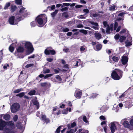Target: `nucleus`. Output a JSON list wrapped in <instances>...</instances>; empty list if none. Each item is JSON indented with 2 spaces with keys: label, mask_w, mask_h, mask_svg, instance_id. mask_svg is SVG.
<instances>
[{
  "label": "nucleus",
  "mask_w": 133,
  "mask_h": 133,
  "mask_svg": "<svg viewBox=\"0 0 133 133\" xmlns=\"http://www.w3.org/2000/svg\"><path fill=\"white\" fill-rule=\"evenodd\" d=\"M120 35L119 34H116L114 36V38L116 41H117L119 39Z\"/></svg>",
  "instance_id": "obj_33"
},
{
  "label": "nucleus",
  "mask_w": 133,
  "mask_h": 133,
  "mask_svg": "<svg viewBox=\"0 0 133 133\" xmlns=\"http://www.w3.org/2000/svg\"><path fill=\"white\" fill-rule=\"evenodd\" d=\"M84 12H86L87 13H88L89 11V10L87 9H85L83 10Z\"/></svg>",
  "instance_id": "obj_62"
},
{
  "label": "nucleus",
  "mask_w": 133,
  "mask_h": 133,
  "mask_svg": "<svg viewBox=\"0 0 133 133\" xmlns=\"http://www.w3.org/2000/svg\"><path fill=\"white\" fill-rule=\"evenodd\" d=\"M9 66V65L7 64L3 66V68L4 69H6L7 68V67H8Z\"/></svg>",
  "instance_id": "obj_64"
},
{
  "label": "nucleus",
  "mask_w": 133,
  "mask_h": 133,
  "mask_svg": "<svg viewBox=\"0 0 133 133\" xmlns=\"http://www.w3.org/2000/svg\"><path fill=\"white\" fill-rule=\"evenodd\" d=\"M10 118V116L9 114H5L3 116V118L5 120H9Z\"/></svg>",
  "instance_id": "obj_17"
},
{
  "label": "nucleus",
  "mask_w": 133,
  "mask_h": 133,
  "mask_svg": "<svg viewBox=\"0 0 133 133\" xmlns=\"http://www.w3.org/2000/svg\"><path fill=\"white\" fill-rule=\"evenodd\" d=\"M42 119L43 120H44L45 121H46V117L44 115H43L42 116Z\"/></svg>",
  "instance_id": "obj_63"
},
{
  "label": "nucleus",
  "mask_w": 133,
  "mask_h": 133,
  "mask_svg": "<svg viewBox=\"0 0 133 133\" xmlns=\"http://www.w3.org/2000/svg\"><path fill=\"white\" fill-rule=\"evenodd\" d=\"M116 124L120 125L118 122H112L110 124V128L111 133H114L115 131L117 130V127L115 125Z\"/></svg>",
  "instance_id": "obj_7"
},
{
  "label": "nucleus",
  "mask_w": 133,
  "mask_h": 133,
  "mask_svg": "<svg viewBox=\"0 0 133 133\" xmlns=\"http://www.w3.org/2000/svg\"><path fill=\"white\" fill-rule=\"evenodd\" d=\"M58 10H56L55 11L51 13L52 17H54L58 13Z\"/></svg>",
  "instance_id": "obj_27"
},
{
  "label": "nucleus",
  "mask_w": 133,
  "mask_h": 133,
  "mask_svg": "<svg viewBox=\"0 0 133 133\" xmlns=\"http://www.w3.org/2000/svg\"><path fill=\"white\" fill-rule=\"evenodd\" d=\"M99 16H100V15L99 14H96V13L93 14L92 15V17H95Z\"/></svg>",
  "instance_id": "obj_56"
},
{
  "label": "nucleus",
  "mask_w": 133,
  "mask_h": 133,
  "mask_svg": "<svg viewBox=\"0 0 133 133\" xmlns=\"http://www.w3.org/2000/svg\"><path fill=\"white\" fill-rule=\"evenodd\" d=\"M128 59H122L121 62L122 64L123 65L126 64L128 61Z\"/></svg>",
  "instance_id": "obj_25"
},
{
  "label": "nucleus",
  "mask_w": 133,
  "mask_h": 133,
  "mask_svg": "<svg viewBox=\"0 0 133 133\" xmlns=\"http://www.w3.org/2000/svg\"><path fill=\"white\" fill-rule=\"evenodd\" d=\"M129 122L131 126L133 128V119H131L129 121Z\"/></svg>",
  "instance_id": "obj_51"
},
{
  "label": "nucleus",
  "mask_w": 133,
  "mask_h": 133,
  "mask_svg": "<svg viewBox=\"0 0 133 133\" xmlns=\"http://www.w3.org/2000/svg\"><path fill=\"white\" fill-rule=\"evenodd\" d=\"M23 89L22 88H21L19 89H17L14 91V93H18L22 91Z\"/></svg>",
  "instance_id": "obj_29"
},
{
  "label": "nucleus",
  "mask_w": 133,
  "mask_h": 133,
  "mask_svg": "<svg viewBox=\"0 0 133 133\" xmlns=\"http://www.w3.org/2000/svg\"><path fill=\"white\" fill-rule=\"evenodd\" d=\"M17 8V7L16 5H12L11 6V11L13 12L14 11L16 10Z\"/></svg>",
  "instance_id": "obj_35"
},
{
  "label": "nucleus",
  "mask_w": 133,
  "mask_h": 133,
  "mask_svg": "<svg viewBox=\"0 0 133 133\" xmlns=\"http://www.w3.org/2000/svg\"><path fill=\"white\" fill-rule=\"evenodd\" d=\"M111 53V51L110 50H108V53L109 55V58H118L117 57L114 56H112V55H110Z\"/></svg>",
  "instance_id": "obj_20"
},
{
  "label": "nucleus",
  "mask_w": 133,
  "mask_h": 133,
  "mask_svg": "<svg viewBox=\"0 0 133 133\" xmlns=\"http://www.w3.org/2000/svg\"><path fill=\"white\" fill-rule=\"evenodd\" d=\"M103 23L104 26L105 27L107 26L108 25V23L107 22V21H104L103 22Z\"/></svg>",
  "instance_id": "obj_57"
},
{
  "label": "nucleus",
  "mask_w": 133,
  "mask_h": 133,
  "mask_svg": "<svg viewBox=\"0 0 133 133\" xmlns=\"http://www.w3.org/2000/svg\"><path fill=\"white\" fill-rule=\"evenodd\" d=\"M89 22L91 24L94 25L95 26H98V24L97 23H95L94 22L91 21H89Z\"/></svg>",
  "instance_id": "obj_36"
},
{
  "label": "nucleus",
  "mask_w": 133,
  "mask_h": 133,
  "mask_svg": "<svg viewBox=\"0 0 133 133\" xmlns=\"http://www.w3.org/2000/svg\"><path fill=\"white\" fill-rule=\"evenodd\" d=\"M61 112V111L60 110H59L58 111V112L57 113L56 112H52V114H54L55 115H58L60 114Z\"/></svg>",
  "instance_id": "obj_46"
},
{
  "label": "nucleus",
  "mask_w": 133,
  "mask_h": 133,
  "mask_svg": "<svg viewBox=\"0 0 133 133\" xmlns=\"http://www.w3.org/2000/svg\"><path fill=\"white\" fill-rule=\"evenodd\" d=\"M126 32V30L125 29H122V30H121L120 32V34H121L122 33H124Z\"/></svg>",
  "instance_id": "obj_60"
},
{
  "label": "nucleus",
  "mask_w": 133,
  "mask_h": 133,
  "mask_svg": "<svg viewBox=\"0 0 133 133\" xmlns=\"http://www.w3.org/2000/svg\"><path fill=\"white\" fill-rule=\"evenodd\" d=\"M110 27L108 26L107 28L106 31V32L107 34H110Z\"/></svg>",
  "instance_id": "obj_38"
},
{
  "label": "nucleus",
  "mask_w": 133,
  "mask_h": 133,
  "mask_svg": "<svg viewBox=\"0 0 133 133\" xmlns=\"http://www.w3.org/2000/svg\"><path fill=\"white\" fill-rule=\"evenodd\" d=\"M15 17L14 16H11L10 17L8 21L9 23L11 25L17 24L18 23L15 22Z\"/></svg>",
  "instance_id": "obj_9"
},
{
  "label": "nucleus",
  "mask_w": 133,
  "mask_h": 133,
  "mask_svg": "<svg viewBox=\"0 0 133 133\" xmlns=\"http://www.w3.org/2000/svg\"><path fill=\"white\" fill-rule=\"evenodd\" d=\"M115 6L113 5L110 7V10L111 11H112L115 10Z\"/></svg>",
  "instance_id": "obj_43"
},
{
  "label": "nucleus",
  "mask_w": 133,
  "mask_h": 133,
  "mask_svg": "<svg viewBox=\"0 0 133 133\" xmlns=\"http://www.w3.org/2000/svg\"><path fill=\"white\" fill-rule=\"evenodd\" d=\"M80 49V51H81L82 52L84 51L85 49L84 48V46H81Z\"/></svg>",
  "instance_id": "obj_58"
},
{
  "label": "nucleus",
  "mask_w": 133,
  "mask_h": 133,
  "mask_svg": "<svg viewBox=\"0 0 133 133\" xmlns=\"http://www.w3.org/2000/svg\"><path fill=\"white\" fill-rule=\"evenodd\" d=\"M128 54H125L121 57V58H128Z\"/></svg>",
  "instance_id": "obj_42"
},
{
  "label": "nucleus",
  "mask_w": 133,
  "mask_h": 133,
  "mask_svg": "<svg viewBox=\"0 0 133 133\" xmlns=\"http://www.w3.org/2000/svg\"><path fill=\"white\" fill-rule=\"evenodd\" d=\"M128 40L127 39L126 40L125 43V46H131L132 45V44L131 42H128Z\"/></svg>",
  "instance_id": "obj_26"
},
{
  "label": "nucleus",
  "mask_w": 133,
  "mask_h": 133,
  "mask_svg": "<svg viewBox=\"0 0 133 133\" xmlns=\"http://www.w3.org/2000/svg\"><path fill=\"white\" fill-rule=\"evenodd\" d=\"M118 25V23L117 22H115L114 24V30H115L116 29Z\"/></svg>",
  "instance_id": "obj_53"
},
{
  "label": "nucleus",
  "mask_w": 133,
  "mask_h": 133,
  "mask_svg": "<svg viewBox=\"0 0 133 133\" xmlns=\"http://www.w3.org/2000/svg\"><path fill=\"white\" fill-rule=\"evenodd\" d=\"M79 31L80 32L82 33L85 35H86L88 34L87 31L86 30L81 29L79 30Z\"/></svg>",
  "instance_id": "obj_30"
},
{
  "label": "nucleus",
  "mask_w": 133,
  "mask_h": 133,
  "mask_svg": "<svg viewBox=\"0 0 133 133\" xmlns=\"http://www.w3.org/2000/svg\"><path fill=\"white\" fill-rule=\"evenodd\" d=\"M62 16L63 17H65L66 19H67L69 17V15L68 12H65L62 13Z\"/></svg>",
  "instance_id": "obj_22"
},
{
  "label": "nucleus",
  "mask_w": 133,
  "mask_h": 133,
  "mask_svg": "<svg viewBox=\"0 0 133 133\" xmlns=\"http://www.w3.org/2000/svg\"><path fill=\"white\" fill-rule=\"evenodd\" d=\"M22 16H18L16 17L15 20V22L18 23V22L20 21H21V19L22 18Z\"/></svg>",
  "instance_id": "obj_21"
},
{
  "label": "nucleus",
  "mask_w": 133,
  "mask_h": 133,
  "mask_svg": "<svg viewBox=\"0 0 133 133\" xmlns=\"http://www.w3.org/2000/svg\"><path fill=\"white\" fill-rule=\"evenodd\" d=\"M123 72L119 69H115L112 71L111 74L112 78L115 80H119L122 77L123 75Z\"/></svg>",
  "instance_id": "obj_2"
},
{
  "label": "nucleus",
  "mask_w": 133,
  "mask_h": 133,
  "mask_svg": "<svg viewBox=\"0 0 133 133\" xmlns=\"http://www.w3.org/2000/svg\"><path fill=\"white\" fill-rule=\"evenodd\" d=\"M25 93L24 92H21L16 95V96H19L20 97H22L24 95Z\"/></svg>",
  "instance_id": "obj_32"
},
{
  "label": "nucleus",
  "mask_w": 133,
  "mask_h": 133,
  "mask_svg": "<svg viewBox=\"0 0 133 133\" xmlns=\"http://www.w3.org/2000/svg\"><path fill=\"white\" fill-rule=\"evenodd\" d=\"M94 35L96 38L97 40L100 39L102 37V35L99 33H95Z\"/></svg>",
  "instance_id": "obj_16"
},
{
  "label": "nucleus",
  "mask_w": 133,
  "mask_h": 133,
  "mask_svg": "<svg viewBox=\"0 0 133 133\" xmlns=\"http://www.w3.org/2000/svg\"><path fill=\"white\" fill-rule=\"evenodd\" d=\"M68 108H67L66 110H64L62 111V113L63 114H66L68 112Z\"/></svg>",
  "instance_id": "obj_41"
},
{
  "label": "nucleus",
  "mask_w": 133,
  "mask_h": 133,
  "mask_svg": "<svg viewBox=\"0 0 133 133\" xmlns=\"http://www.w3.org/2000/svg\"><path fill=\"white\" fill-rule=\"evenodd\" d=\"M97 95L96 94H93L90 96V98H96L97 96Z\"/></svg>",
  "instance_id": "obj_40"
},
{
  "label": "nucleus",
  "mask_w": 133,
  "mask_h": 133,
  "mask_svg": "<svg viewBox=\"0 0 133 133\" xmlns=\"http://www.w3.org/2000/svg\"><path fill=\"white\" fill-rule=\"evenodd\" d=\"M18 117L17 115H15L13 118V119L14 121H16L18 119Z\"/></svg>",
  "instance_id": "obj_54"
},
{
  "label": "nucleus",
  "mask_w": 133,
  "mask_h": 133,
  "mask_svg": "<svg viewBox=\"0 0 133 133\" xmlns=\"http://www.w3.org/2000/svg\"><path fill=\"white\" fill-rule=\"evenodd\" d=\"M10 3L9 2L6 3L4 8V9L5 10L7 9L10 6Z\"/></svg>",
  "instance_id": "obj_31"
},
{
  "label": "nucleus",
  "mask_w": 133,
  "mask_h": 133,
  "mask_svg": "<svg viewBox=\"0 0 133 133\" xmlns=\"http://www.w3.org/2000/svg\"><path fill=\"white\" fill-rule=\"evenodd\" d=\"M69 30V29L67 28H63L62 29V31L63 32H66L68 31Z\"/></svg>",
  "instance_id": "obj_45"
},
{
  "label": "nucleus",
  "mask_w": 133,
  "mask_h": 133,
  "mask_svg": "<svg viewBox=\"0 0 133 133\" xmlns=\"http://www.w3.org/2000/svg\"><path fill=\"white\" fill-rule=\"evenodd\" d=\"M55 78L57 79V82L60 83V82L62 80V79L61 77L59 75H56L55 77Z\"/></svg>",
  "instance_id": "obj_24"
},
{
  "label": "nucleus",
  "mask_w": 133,
  "mask_h": 133,
  "mask_svg": "<svg viewBox=\"0 0 133 133\" xmlns=\"http://www.w3.org/2000/svg\"><path fill=\"white\" fill-rule=\"evenodd\" d=\"M126 39V37L123 36H120L119 41V42L121 43H122L125 41Z\"/></svg>",
  "instance_id": "obj_18"
},
{
  "label": "nucleus",
  "mask_w": 133,
  "mask_h": 133,
  "mask_svg": "<svg viewBox=\"0 0 133 133\" xmlns=\"http://www.w3.org/2000/svg\"><path fill=\"white\" fill-rule=\"evenodd\" d=\"M16 3L17 4H21L22 3L21 0H16Z\"/></svg>",
  "instance_id": "obj_49"
},
{
  "label": "nucleus",
  "mask_w": 133,
  "mask_h": 133,
  "mask_svg": "<svg viewBox=\"0 0 133 133\" xmlns=\"http://www.w3.org/2000/svg\"><path fill=\"white\" fill-rule=\"evenodd\" d=\"M44 53L46 55H54L56 54L55 50L52 49L51 47H47L44 51Z\"/></svg>",
  "instance_id": "obj_4"
},
{
  "label": "nucleus",
  "mask_w": 133,
  "mask_h": 133,
  "mask_svg": "<svg viewBox=\"0 0 133 133\" xmlns=\"http://www.w3.org/2000/svg\"><path fill=\"white\" fill-rule=\"evenodd\" d=\"M45 15V14H43L38 16L35 19V21H36V22L39 25H41L43 23V20L41 17L42 15Z\"/></svg>",
  "instance_id": "obj_8"
},
{
  "label": "nucleus",
  "mask_w": 133,
  "mask_h": 133,
  "mask_svg": "<svg viewBox=\"0 0 133 133\" xmlns=\"http://www.w3.org/2000/svg\"><path fill=\"white\" fill-rule=\"evenodd\" d=\"M25 8L24 7H22L21 8L18 12H17V14L19 16H24V15L25 14V12L26 11H25Z\"/></svg>",
  "instance_id": "obj_10"
},
{
  "label": "nucleus",
  "mask_w": 133,
  "mask_h": 133,
  "mask_svg": "<svg viewBox=\"0 0 133 133\" xmlns=\"http://www.w3.org/2000/svg\"><path fill=\"white\" fill-rule=\"evenodd\" d=\"M36 21H33L30 23V25L31 27H34L36 25Z\"/></svg>",
  "instance_id": "obj_28"
},
{
  "label": "nucleus",
  "mask_w": 133,
  "mask_h": 133,
  "mask_svg": "<svg viewBox=\"0 0 133 133\" xmlns=\"http://www.w3.org/2000/svg\"><path fill=\"white\" fill-rule=\"evenodd\" d=\"M15 127L13 121H9L6 123L4 121L0 120V130H3L5 133H15L12 131Z\"/></svg>",
  "instance_id": "obj_1"
},
{
  "label": "nucleus",
  "mask_w": 133,
  "mask_h": 133,
  "mask_svg": "<svg viewBox=\"0 0 133 133\" xmlns=\"http://www.w3.org/2000/svg\"><path fill=\"white\" fill-rule=\"evenodd\" d=\"M24 46L27 49L26 51V55H29L32 53L34 50V48L31 43L29 42H26Z\"/></svg>",
  "instance_id": "obj_3"
},
{
  "label": "nucleus",
  "mask_w": 133,
  "mask_h": 133,
  "mask_svg": "<svg viewBox=\"0 0 133 133\" xmlns=\"http://www.w3.org/2000/svg\"><path fill=\"white\" fill-rule=\"evenodd\" d=\"M68 8L67 7H65L64 8H62L61 9V11L62 12H63L65 11H67L68 10Z\"/></svg>",
  "instance_id": "obj_44"
},
{
  "label": "nucleus",
  "mask_w": 133,
  "mask_h": 133,
  "mask_svg": "<svg viewBox=\"0 0 133 133\" xmlns=\"http://www.w3.org/2000/svg\"><path fill=\"white\" fill-rule=\"evenodd\" d=\"M102 47V45L101 44H97L94 47V49L95 50L98 51L101 50Z\"/></svg>",
  "instance_id": "obj_12"
},
{
  "label": "nucleus",
  "mask_w": 133,
  "mask_h": 133,
  "mask_svg": "<svg viewBox=\"0 0 133 133\" xmlns=\"http://www.w3.org/2000/svg\"><path fill=\"white\" fill-rule=\"evenodd\" d=\"M44 74L48 73L50 72V70L49 69H44L43 71Z\"/></svg>",
  "instance_id": "obj_37"
},
{
  "label": "nucleus",
  "mask_w": 133,
  "mask_h": 133,
  "mask_svg": "<svg viewBox=\"0 0 133 133\" xmlns=\"http://www.w3.org/2000/svg\"><path fill=\"white\" fill-rule=\"evenodd\" d=\"M33 104L34 105L37 106V109H38L39 108V104L38 102L37 101H35L33 102Z\"/></svg>",
  "instance_id": "obj_34"
},
{
  "label": "nucleus",
  "mask_w": 133,
  "mask_h": 133,
  "mask_svg": "<svg viewBox=\"0 0 133 133\" xmlns=\"http://www.w3.org/2000/svg\"><path fill=\"white\" fill-rule=\"evenodd\" d=\"M99 119H102L103 120H105L106 119V118L105 117L103 116H101L99 117Z\"/></svg>",
  "instance_id": "obj_55"
},
{
  "label": "nucleus",
  "mask_w": 133,
  "mask_h": 133,
  "mask_svg": "<svg viewBox=\"0 0 133 133\" xmlns=\"http://www.w3.org/2000/svg\"><path fill=\"white\" fill-rule=\"evenodd\" d=\"M24 50L23 47L20 46H18L16 49L17 52L18 53H22L24 51Z\"/></svg>",
  "instance_id": "obj_15"
},
{
  "label": "nucleus",
  "mask_w": 133,
  "mask_h": 133,
  "mask_svg": "<svg viewBox=\"0 0 133 133\" xmlns=\"http://www.w3.org/2000/svg\"><path fill=\"white\" fill-rule=\"evenodd\" d=\"M121 123L123 124V126L126 128H129L131 130H133V128L131 127L129 122L125 119H123L121 122Z\"/></svg>",
  "instance_id": "obj_6"
},
{
  "label": "nucleus",
  "mask_w": 133,
  "mask_h": 133,
  "mask_svg": "<svg viewBox=\"0 0 133 133\" xmlns=\"http://www.w3.org/2000/svg\"><path fill=\"white\" fill-rule=\"evenodd\" d=\"M74 129H70L69 130L67 131L66 133H74Z\"/></svg>",
  "instance_id": "obj_50"
},
{
  "label": "nucleus",
  "mask_w": 133,
  "mask_h": 133,
  "mask_svg": "<svg viewBox=\"0 0 133 133\" xmlns=\"http://www.w3.org/2000/svg\"><path fill=\"white\" fill-rule=\"evenodd\" d=\"M34 65L33 64H28L25 66V67L26 68H28L29 67H30L31 66H33Z\"/></svg>",
  "instance_id": "obj_47"
},
{
  "label": "nucleus",
  "mask_w": 133,
  "mask_h": 133,
  "mask_svg": "<svg viewBox=\"0 0 133 133\" xmlns=\"http://www.w3.org/2000/svg\"><path fill=\"white\" fill-rule=\"evenodd\" d=\"M53 75V74H48L46 75L45 76H44V75L43 74H41L39 75V77L40 78H42L44 77V78L46 79L48 77H50Z\"/></svg>",
  "instance_id": "obj_14"
},
{
  "label": "nucleus",
  "mask_w": 133,
  "mask_h": 133,
  "mask_svg": "<svg viewBox=\"0 0 133 133\" xmlns=\"http://www.w3.org/2000/svg\"><path fill=\"white\" fill-rule=\"evenodd\" d=\"M9 51L11 52H13L14 50V48L13 46L10 45L9 47Z\"/></svg>",
  "instance_id": "obj_39"
},
{
  "label": "nucleus",
  "mask_w": 133,
  "mask_h": 133,
  "mask_svg": "<svg viewBox=\"0 0 133 133\" xmlns=\"http://www.w3.org/2000/svg\"><path fill=\"white\" fill-rule=\"evenodd\" d=\"M118 59H109V61H107V62H109L110 63H114L117 62L118 60Z\"/></svg>",
  "instance_id": "obj_19"
},
{
  "label": "nucleus",
  "mask_w": 133,
  "mask_h": 133,
  "mask_svg": "<svg viewBox=\"0 0 133 133\" xmlns=\"http://www.w3.org/2000/svg\"><path fill=\"white\" fill-rule=\"evenodd\" d=\"M82 92L78 90L76 91L75 93V96L77 98H79L81 97Z\"/></svg>",
  "instance_id": "obj_11"
},
{
  "label": "nucleus",
  "mask_w": 133,
  "mask_h": 133,
  "mask_svg": "<svg viewBox=\"0 0 133 133\" xmlns=\"http://www.w3.org/2000/svg\"><path fill=\"white\" fill-rule=\"evenodd\" d=\"M76 125V124L75 122H74L71 124H68L67 125V127L68 129H70L71 128H73Z\"/></svg>",
  "instance_id": "obj_13"
},
{
  "label": "nucleus",
  "mask_w": 133,
  "mask_h": 133,
  "mask_svg": "<svg viewBox=\"0 0 133 133\" xmlns=\"http://www.w3.org/2000/svg\"><path fill=\"white\" fill-rule=\"evenodd\" d=\"M3 50H2L1 51H0V58H1L3 56L2 51Z\"/></svg>",
  "instance_id": "obj_61"
},
{
  "label": "nucleus",
  "mask_w": 133,
  "mask_h": 133,
  "mask_svg": "<svg viewBox=\"0 0 133 133\" xmlns=\"http://www.w3.org/2000/svg\"><path fill=\"white\" fill-rule=\"evenodd\" d=\"M20 106L19 104L17 103H15L13 104L11 106V109L12 112L14 113L19 109Z\"/></svg>",
  "instance_id": "obj_5"
},
{
  "label": "nucleus",
  "mask_w": 133,
  "mask_h": 133,
  "mask_svg": "<svg viewBox=\"0 0 133 133\" xmlns=\"http://www.w3.org/2000/svg\"><path fill=\"white\" fill-rule=\"evenodd\" d=\"M47 83L44 82L41 83V86L42 87H46L47 86Z\"/></svg>",
  "instance_id": "obj_52"
},
{
  "label": "nucleus",
  "mask_w": 133,
  "mask_h": 133,
  "mask_svg": "<svg viewBox=\"0 0 133 133\" xmlns=\"http://www.w3.org/2000/svg\"><path fill=\"white\" fill-rule=\"evenodd\" d=\"M61 128V126H59L56 129V132L57 133H59L60 132V129Z\"/></svg>",
  "instance_id": "obj_59"
},
{
  "label": "nucleus",
  "mask_w": 133,
  "mask_h": 133,
  "mask_svg": "<svg viewBox=\"0 0 133 133\" xmlns=\"http://www.w3.org/2000/svg\"><path fill=\"white\" fill-rule=\"evenodd\" d=\"M36 92V91L35 90H32L28 93V94L30 96L33 95L35 94Z\"/></svg>",
  "instance_id": "obj_23"
},
{
  "label": "nucleus",
  "mask_w": 133,
  "mask_h": 133,
  "mask_svg": "<svg viewBox=\"0 0 133 133\" xmlns=\"http://www.w3.org/2000/svg\"><path fill=\"white\" fill-rule=\"evenodd\" d=\"M83 119L84 122L86 123L88 122V120L87 119L85 116H84L83 117Z\"/></svg>",
  "instance_id": "obj_48"
}]
</instances>
